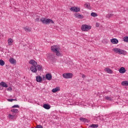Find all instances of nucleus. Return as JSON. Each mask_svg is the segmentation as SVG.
I'll use <instances>...</instances> for the list:
<instances>
[{"instance_id":"1","label":"nucleus","mask_w":128,"mask_h":128,"mask_svg":"<svg viewBox=\"0 0 128 128\" xmlns=\"http://www.w3.org/2000/svg\"><path fill=\"white\" fill-rule=\"evenodd\" d=\"M29 64H32L30 68V70H31L32 72L36 74L38 70H42V66L40 65H38V62L34 60H30L29 61Z\"/></svg>"},{"instance_id":"2","label":"nucleus","mask_w":128,"mask_h":128,"mask_svg":"<svg viewBox=\"0 0 128 128\" xmlns=\"http://www.w3.org/2000/svg\"><path fill=\"white\" fill-rule=\"evenodd\" d=\"M60 46L54 45L51 46L52 52H54L57 56H60Z\"/></svg>"},{"instance_id":"3","label":"nucleus","mask_w":128,"mask_h":128,"mask_svg":"<svg viewBox=\"0 0 128 128\" xmlns=\"http://www.w3.org/2000/svg\"><path fill=\"white\" fill-rule=\"evenodd\" d=\"M113 52H116V54H123L126 56L128 54V52L124 50H122L120 48H114L112 49Z\"/></svg>"},{"instance_id":"4","label":"nucleus","mask_w":128,"mask_h":128,"mask_svg":"<svg viewBox=\"0 0 128 128\" xmlns=\"http://www.w3.org/2000/svg\"><path fill=\"white\" fill-rule=\"evenodd\" d=\"M40 22L44 24H54V22L52 19H46V18H42L40 19Z\"/></svg>"},{"instance_id":"5","label":"nucleus","mask_w":128,"mask_h":128,"mask_svg":"<svg viewBox=\"0 0 128 128\" xmlns=\"http://www.w3.org/2000/svg\"><path fill=\"white\" fill-rule=\"evenodd\" d=\"M90 30H92V26H90L86 25V24L82 26L81 30L82 32H88Z\"/></svg>"},{"instance_id":"6","label":"nucleus","mask_w":128,"mask_h":128,"mask_svg":"<svg viewBox=\"0 0 128 128\" xmlns=\"http://www.w3.org/2000/svg\"><path fill=\"white\" fill-rule=\"evenodd\" d=\"M70 10L74 12H78L80 10V8L78 6H74L70 8Z\"/></svg>"},{"instance_id":"7","label":"nucleus","mask_w":128,"mask_h":128,"mask_svg":"<svg viewBox=\"0 0 128 128\" xmlns=\"http://www.w3.org/2000/svg\"><path fill=\"white\" fill-rule=\"evenodd\" d=\"M62 76L64 78H72V74L64 73L62 74Z\"/></svg>"},{"instance_id":"8","label":"nucleus","mask_w":128,"mask_h":128,"mask_svg":"<svg viewBox=\"0 0 128 128\" xmlns=\"http://www.w3.org/2000/svg\"><path fill=\"white\" fill-rule=\"evenodd\" d=\"M74 16L76 18H79L80 20H82L84 18V16L82 14H80L78 13H76L74 14Z\"/></svg>"},{"instance_id":"9","label":"nucleus","mask_w":128,"mask_h":128,"mask_svg":"<svg viewBox=\"0 0 128 128\" xmlns=\"http://www.w3.org/2000/svg\"><path fill=\"white\" fill-rule=\"evenodd\" d=\"M110 42L112 44H116L118 43V40L116 38H112L111 39Z\"/></svg>"},{"instance_id":"10","label":"nucleus","mask_w":128,"mask_h":128,"mask_svg":"<svg viewBox=\"0 0 128 128\" xmlns=\"http://www.w3.org/2000/svg\"><path fill=\"white\" fill-rule=\"evenodd\" d=\"M33 18L36 22H40V16L38 14H34L33 15Z\"/></svg>"},{"instance_id":"11","label":"nucleus","mask_w":128,"mask_h":128,"mask_svg":"<svg viewBox=\"0 0 128 128\" xmlns=\"http://www.w3.org/2000/svg\"><path fill=\"white\" fill-rule=\"evenodd\" d=\"M46 78L48 80H51L52 76V74H48L46 75Z\"/></svg>"},{"instance_id":"12","label":"nucleus","mask_w":128,"mask_h":128,"mask_svg":"<svg viewBox=\"0 0 128 128\" xmlns=\"http://www.w3.org/2000/svg\"><path fill=\"white\" fill-rule=\"evenodd\" d=\"M42 76H36V81L37 82H42Z\"/></svg>"},{"instance_id":"13","label":"nucleus","mask_w":128,"mask_h":128,"mask_svg":"<svg viewBox=\"0 0 128 128\" xmlns=\"http://www.w3.org/2000/svg\"><path fill=\"white\" fill-rule=\"evenodd\" d=\"M9 62L10 64H16V60H14V58H10Z\"/></svg>"},{"instance_id":"14","label":"nucleus","mask_w":128,"mask_h":128,"mask_svg":"<svg viewBox=\"0 0 128 128\" xmlns=\"http://www.w3.org/2000/svg\"><path fill=\"white\" fill-rule=\"evenodd\" d=\"M8 42L9 46H12V44H14V40L12 39V38H9L8 40Z\"/></svg>"},{"instance_id":"15","label":"nucleus","mask_w":128,"mask_h":128,"mask_svg":"<svg viewBox=\"0 0 128 128\" xmlns=\"http://www.w3.org/2000/svg\"><path fill=\"white\" fill-rule=\"evenodd\" d=\"M121 84L123 86H128V80L122 81Z\"/></svg>"},{"instance_id":"16","label":"nucleus","mask_w":128,"mask_h":128,"mask_svg":"<svg viewBox=\"0 0 128 128\" xmlns=\"http://www.w3.org/2000/svg\"><path fill=\"white\" fill-rule=\"evenodd\" d=\"M119 72H120V74H124V72H126V68L124 67H122L119 70Z\"/></svg>"},{"instance_id":"17","label":"nucleus","mask_w":128,"mask_h":128,"mask_svg":"<svg viewBox=\"0 0 128 128\" xmlns=\"http://www.w3.org/2000/svg\"><path fill=\"white\" fill-rule=\"evenodd\" d=\"M43 108H45V110H50V106L48 105V104H44Z\"/></svg>"},{"instance_id":"18","label":"nucleus","mask_w":128,"mask_h":128,"mask_svg":"<svg viewBox=\"0 0 128 128\" xmlns=\"http://www.w3.org/2000/svg\"><path fill=\"white\" fill-rule=\"evenodd\" d=\"M104 71L108 72V74H112V70L110 68H106Z\"/></svg>"},{"instance_id":"19","label":"nucleus","mask_w":128,"mask_h":128,"mask_svg":"<svg viewBox=\"0 0 128 128\" xmlns=\"http://www.w3.org/2000/svg\"><path fill=\"white\" fill-rule=\"evenodd\" d=\"M80 120L81 122H88V120L86 118H80Z\"/></svg>"},{"instance_id":"20","label":"nucleus","mask_w":128,"mask_h":128,"mask_svg":"<svg viewBox=\"0 0 128 128\" xmlns=\"http://www.w3.org/2000/svg\"><path fill=\"white\" fill-rule=\"evenodd\" d=\"M60 90V87H56L54 88H53L52 90V92H58Z\"/></svg>"},{"instance_id":"21","label":"nucleus","mask_w":128,"mask_h":128,"mask_svg":"<svg viewBox=\"0 0 128 128\" xmlns=\"http://www.w3.org/2000/svg\"><path fill=\"white\" fill-rule=\"evenodd\" d=\"M24 30L25 32H30L31 30L30 28V27H28V26L24 27Z\"/></svg>"},{"instance_id":"22","label":"nucleus","mask_w":128,"mask_h":128,"mask_svg":"<svg viewBox=\"0 0 128 128\" xmlns=\"http://www.w3.org/2000/svg\"><path fill=\"white\" fill-rule=\"evenodd\" d=\"M8 118L9 120H14V118H16V116L9 114L8 115Z\"/></svg>"},{"instance_id":"23","label":"nucleus","mask_w":128,"mask_h":128,"mask_svg":"<svg viewBox=\"0 0 128 128\" xmlns=\"http://www.w3.org/2000/svg\"><path fill=\"white\" fill-rule=\"evenodd\" d=\"M84 6L86 8H88V10H90V3L87 2L84 4Z\"/></svg>"},{"instance_id":"24","label":"nucleus","mask_w":128,"mask_h":128,"mask_svg":"<svg viewBox=\"0 0 128 128\" xmlns=\"http://www.w3.org/2000/svg\"><path fill=\"white\" fill-rule=\"evenodd\" d=\"M90 128H98V124H92L89 126Z\"/></svg>"},{"instance_id":"25","label":"nucleus","mask_w":128,"mask_h":128,"mask_svg":"<svg viewBox=\"0 0 128 128\" xmlns=\"http://www.w3.org/2000/svg\"><path fill=\"white\" fill-rule=\"evenodd\" d=\"M0 84L4 88H8V84L4 82H1Z\"/></svg>"},{"instance_id":"26","label":"nucleus","mask_w":128,"mask_h":128,"mask_svg":"<svg viewBox=\"0 0 128 128\" xmlns=\"http://www.w3.org/2000/svg\"><path fill=\"white\" fill-rule=\"evenodd\" d=\"M11 112H14V114H18V110L14 108V109L11 110Z\"/></svg>"},{"instance_id":"27","label":"nucleus","mask_w":128,"mask_h":128,"mask_svg":"<svg viewBox=\"0 0 128 128\" xmlns=\"http://www.w3.org/2000/svg\"><path fill=\"white\" fill-rule=\"evenodd\" d=\"M91 16H93L94 18H96V16H98V14L96 12H92L90 14Z\"/></svg>"},{"instance_id":"28","label":"nucleus","mask_w":128,"mask_h":128,"mask_svg":"<svg viewBox=\"0 0 128 128\" xmlns=\"http://www.w3.org/2000/svg\"><path fill=\"white\" fill-rule=\"evenodd\" d=\"M4 61L2 60H0V66H4Z\"/></svg>"},{"instance_id":"29","label":"nucleus","mask_w":128,"mask_h":128,"mask_svg":"<svg viewBox=\"0 0 128 128\" xmlns=\"http://www.w3.org/2000/svg\"><path fill=\"white\" fill-rule=\"evenodd\" d=\"M112 16H114V14H108L106 15V18H112Z\"/></svg>"},{"instance_id":"30","label":"nucleus","mask_w":128,"mask_h":128,"mask_svg":"<svg viewBox=\"0 0 128 128\" xmlns=\"http://www.w3.org/2000/svg\"><path fill=\"white\" fill-rule=\"evenodd\" d=\"M105 100H112V98L108 96H104Z\"/></svg>"},{"instance_id":"31","label":"nucleus","mask_w":128,"mask_h":128,"mask_svg":"<svg viewBox=\"0 0 128 128\" xmlns=\"http://www.w3.org/2000/svg\"><path fill=\"white\" fill-rule=\"evenodd\" d=\"M123 40L124 42H128V36L124 37Z\"/></svg>"},{"instance_id":"32","label":"nucleus","mask_w":128,"mask_h":128,"mask_svg":"<svg viewBox=\"0 0 128 128\" xmlns=\"http://www.w3.org/2000/svg\"><path fill=\"white\" fill-rule=\"evenodd\" d=\"M12 108H20V106L18 104H16V105H14L13 106H12Z\"/></svg>"},{"instance_id":"33","label":"nucleus","mask_w":128,"mask_h":128,"mask_svg":"<svg viewBox=\"0 0 128 128\" xmlns=\"http://www.w3.org/2000/svg\"><path fill=\"white\" fill-rule=\"evenodd\" d=\"M96 28H98V26H100V23L96 22Z\"/></svg>"},{"instance_id":"34","label":"nucleus","mask_w":128,"mask_h":128,"mask_svg":"<svg viewBox=\"0 0 128 128\" xmlns=\"http://www.w3.org/2000/svg\"><path fill=\"white\" fill-rule=\"evenodd\" d=\"M36 128H44L42 127V126H40V125H38L36 127Z\"/></svg>"},{"instance_id":"35","label":"nucleus","mask_w":128,"mask_h":128,"mask_svg":"<svg viewBox=\"0 0 128 128\" xmlns=\"http://www.w3.org/2000/svg\"><path fill=\"white\" fill-rule=\"evenodd\" d=\"M8 102H14V99H8Z\"/></svg>"},{"instance_id":"36","label":"nucleus","mask_w":128,"mask_h":128,"mask_svg":"<svg viewBox=\"0 0 128 128\" xmlns=\"http://www.w3.org/2000/svg\"><path fill=\"white\" fill-rule=\"evenodd\" d=\"M8 90H12V88H8Z\"/></svg>"},{"instance_id":"37","label":"nucleus","mask_w":128,"mask_h":128,"mask_svg":"<svg viewBox=\"0 0 128 128\" xmlns=\"http://www.w3.org/2000/svg\"><path fill=\"white\" fill-rule=\"evenodd\" d=\"M82 78H86V75L82 74Z\"/></svg>"},{"instance_id":"38","label":"nucleus","mask_w":128,"mask_h":128,"mask_svg":"<svg viewBox=\"0 0 128 128\" xmlns=\"http://www.w3.org/2000/svg\"><path fill=\"white\" fill-rule=\"evenodd\" d=\"M13 100H17L16 99H13Z\"/></svg>"}]
</instances>
